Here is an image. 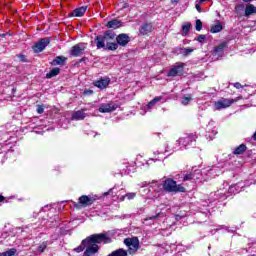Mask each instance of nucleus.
I'll use <instances>...</instances> for the list:
<instances>
[{"instance_id":"55","label":"nucleus","mask_w":256,"mask_h":256,"mask_svg":"<svg viewBox=\"0 0 256 256\" xmlns=\"http://www.w3.org/2000/svg\"><path fill=\"white\" fill-rule=\"evenodd\" d=\"M253 139L256 141V132L253 134Z\"/></svg>"},{"instance_id":"49","label":"nucleus","mask_w":256,"mask_h":256,"mask_svg":"<svg viewBox=\"0 0 256 256\" xmlns=\"http://www.w3.org/2000/svg\"><path fill=\"white\" fill-rule=\"evenodd\" d=\"M204 95H205V96H204V97H205V98H204L205 100H207V98H208V99H211V94H209V93H204Z\"/></svg>"},{"instance_id":"41","label":"nucleus","mask_w":256,"mask_h":256,"mask_svg":"<svg viewBox=\"0 0 256 256\" xmlns=\"http://www.w3.org/2000/svg\"><path fill=\"white\" fill-rule=\"evenodd\" d=\"M203 29V22L201 20H196V31H201Z\"/></svg>"},{"instance_id":"6","label":"nucleus","mask_w":256,"mask_h":256,"mask_svg":"<svg viewBox=\"0 0 256 256\" xmlns=\"http://www.w3.org/2000/svg\"><path fill=\"white\" fill-rule=\"evenodd\" d=\"M112 39H115V34L113 33H105L103 36H97L96 37V47L97 49H103L109 41H112Z\"/></svg>"},{"instance_id":"26","label":"nucleus","mask_w":256,"mask_h":256,"mask_svg":"<svg viewBox=\"0 0 256 256\" xmlns=\"http://www.w3.org/2000/svg\"><path fill=\"white\" fill-rule=\"evenodd\" d=\"M88 241H93V237L88 236L86 239L82 240L80 246L74 249L76 253H81L84 249L87 248V242Z\"/></svg>"},{"instance_id":"2","label":"nucleus","mask_w":256,"mask_h":256,"mask_svg":"<svg viewBox=\"0 0 256 256\" xmlns=\"http://www.w3.org/2000/svg\"><path fill=\"white\" fill-rule=\"evenodd\" d=\"M197 141V134H188L184 137L179 138L177 140L176 145L174 148L169 147V145L165 148V153H170V151H179V149H187V147L193 145Z\"/></svg>"},{"instance_id":"24","label":"nucleus","mask_w":256,"mask_h":256,"mask_svg":"<svg viewBox=\"0 0 256 256\" xmlns=\"http://www.w3.org/2000/svg\"><path fill=\"white\" fill-rule=\"evenodd\" d=\"M116 40L118 45L125 47V45L129 43V36L127 34H120L117 36Z\"/></svg>"},{"instance_id":"10","label":"nucleus","mask_w":256,"mask_h":256,"mask_svg":"<svg viewBox=\"0 0 256 256\" xmlns=\"http://www.w3.org/2000/svg\"><path fill=\"white\" fill-rule=\"evenodd\" d=\"M202 175L201 170L195 169L184 174L183 181H199Z\"/></svg>"},{"instance_id":"16","label":"nucleus","mask_w":256,"mask_h":256,"mask_svg":"<svg viewBox=\"0 0 256 256\" xmlns=\"http://www.w3.org/2000/svg\"><path fill=\"white\" fill-rule=\"evenodd\" d=\"M225 47H227V44L225 42L221 43L220 45L214 48L212 55H214L216 59H219V57L223 56V51L225 50Z\"/></svg>"},{"instance_id":"18","label":"nucleus","mask_w":256,"mask_h":256,"mask_svg":"<svg viewBox=\"0 0 256 256\" xmlns=\"http://www.w3.org/2000/svg\"><path fill=\"white\" fill-rule=\"evenodd\" d=\"M163 216H164L163 212H158L156 215L144 218L143 224L144 225H153V223H155L156 219H159V217H163Z\"/></svg>"},{"instance_id":"34","label":"nucleus","mask_w":256,"mask_h":256,"mask_svg":"<svg viewBox=\"0 0 256 256\" xmlns=\"http://www.w3.org/2000/svg\"><path fill=\"white\" fill-rule=\"evenodd\" d=\"M106 47L110 51H116L117 47H119V44L118 43H113V42H111V40H108V43L106 44Z\"/></svg>"},{"instance_id":"46","label":"nucleus","mask_w":256,"mask_h":256,"mask_svg":"<svg viewBox=\"0 0 256 256\" xmlns=\"http://www.w3.org/2000/svg\"><path fill=\"white\" fill-rule=\"evenodd\" d=\"M233 87H235L236 89H243V85H241V83L239 82L234 83Z\"/></svg>"},{"instance_id":"43","label":"nucleus","mask_w":256,"mask_h":256,"mask_svg":"<svg viewBox=\"0 0 256 256\" xmlns=\"http://www.w3.org/2000/svg\"><path fill=\"white\" fill-rule=\"evenodd\" d=\"M220 229H225V231H228V233H233V230L229 229L227 226H220V228H217L216 231H220Z\"/></svg>"},{"instance_id":"20","label":"nucleus","mask_w":256,"mask_h":256,"mask_svg":"<svg viewBox=\"0 0 256 256\" xmlns=\"http://www.w3.org/2000/svg\"><path fill=\"white\" fill-rule=\"evenodd\" d=\"M109 83H111V80L109 78H102L94 83L95 87H98V89H105L108 87Z\"/></svg>"},{"instance_id":"31","label":"nucleus","mask_w":256,"mask_h":256,"mask_svg":"<svg viewBox=\"0 0 256 256\" xmlns=\"http://www.w3.org/2000/svg\"><path fill=\"white\" fill-rule=\"evenodd\" d=\"M223 31V25H221V22H217L214 26L211 27L210 32L212 33H221Z\"/></svg>"},{"instance_id":"25","label":"nucleus","mask_w":256,"mask_h":256,"mask_svg":"<svg viewBox=\"0 0 256 256\" xmlns=\"http://www.w3.org/2000/svg\"><path fill=\"white\" fill-rule=\"evenodd\" d=\"M87 117V114H85V110H78L72 114V119L74 121H83Z\"/></svg>"},{"instance_id":"30","label":"nucleus","mask_w":256,"mask_h":256,"mask_svg":"<svg viewBox=\"0 0 256 256\" xmlns=\"http://www.w3.org/2000/svg\"><path fill=\"white\" fill-rule=\"evenodd\" d=\"M245 151H247V146H245V144H241L240 146L235 148L234 155H243Z\"/></svg>"},{"instance_id":"9","label":"nucleus","mask_w":256,"mask_h":256,"mask_svg":"<svg viewBox=\"0 0 256 256\" xmlns=\"http://www.w3.org/2000/svg\"><path fill=\"white\" fill-rule=\"evenodd\" d=\"M252 183L253 182H249V181L238 182L237 184L231 185L228 188V193H241V191H243L245 187H250Z\"/></svg>"},{"instance_id":"27","label":"nucleus","mask_w":256,"mask_h":256,"mask_svg":"<svg viewBox=\"0 0 256 256\" xmlns=\"http://www.w3.org/2000/svg\"><path fill=\"white\" fill-rule=\"evenodd\" d=\"M123 23H121V21L119 20H111L107 23L106 27H108V29H119V27H122Z\"/></svg>"},{"instance_id":"56","label":"nucleus","mask_w":256,"mask_h":256,"mask_svg":"<svg viewBox=\"0 0 256 256\" xmlns=\"http://www.w3.org/2000/svg\"><path fill=\"white\" fill-rule=\"evenodd\" d=\"M245 3H249V1H251V0H243Z\"/></svg>"},{"instance_id":"32","label":"nucleus","mask_w":256,"mask_h":256,"mask_svg":"<svg viewBox=\"0 0 256 256\" xmlns=\"http://www.w3.org/2000/svg\"><path fill=\"white\" fill-rule=\"evenodd\" d=\"M61 69L59 68H53L49 73L46 74V77L48 79H51L52 77H57V75H59Z\"/></svg>"},{"instance_id":"40","label":"nucleus","mask_w":256,"mask_h":256,"mask_svg":"<svg viewBox=\"0 0 256 256\" xmlns=\"http://www.w3.org/2000/svg\"><path fill=\"white\" fill-rule=\"evenodd\" d=\"M45 249H47V242H43V243L40 244L39 247H38L39 253H43V251H45Z\"/></svg>"},{"instance_id":"14","label":"nucleus","mask_w":256,"mask_h":256,"mask_svg":"<svg viewBox=\"0 0 256 256\" xmlns=\"http://www.w3.org/2000/svg\"><path fill=\"white\" fill-rule=\"evenodd\" d=\"M49 43H51L49 38L40 39L33 47L34 53H41V51H44L45 47H47Z\"/></svg>"},{"instance_id":"54","label":"nucleus","mask_w":256,"mask_h":256,"mask_svg":"<svg viewBox=\"0 0 256 256\" xmlns=\"http://www.w3.org/2000/svg\"><path fill=\"white\" fill-rule=\"evenodd\" d=\"M5 199V197H3V195H0V203H2V201Z\"/></svg>"},{"instance_id":"50","label":"nucleus","mask_w":256,"mask_h":256,"mask_svg":"<svg viewBox=\"0 0 256 256\" xmlns=\"http://www.w3.org/2000/svg\"><path fill=\"white\" fill-rule=\"evenodd\" d=\"M202 213H203L204 215H207V213H209L208 208H205L204 211H202Z\"/></svg>"},{"instance_id":"52","label":"nucleus","mask_w":256,"mask_h":256,"mask_svg":"<svg viewBox=\"0 0 256 256\" xmlns=\"http://www.w3.org/2000/svg\"><path fill=\"white\" fill-rule=\"evenodd\" d=\"M20 59H21V61H25V56L24 55H20Z\"/></svg>"},{"instance_id":"37","label":"nucleus","mask_w":256,"mask_h":256,"mask_svg":"<svg viewBox=\"0 0 256 256\" xmlns=\"http://www.w3.org/2000/svg\"><path fill=\"white\" fill-rule=\"evenodd\" d=\"M191 29V24L190 23H186L182 26V31L185 35H187L189 33V30Z\"/></svg>"},{"instance_id":"28","label":"nucleus","mask_w":256,"mask_h":256,"mask_svg":"<svg viewBox=\"0 0 256 256\" xmlns=\"http://www.w3.org/2000/svg\"><path fill=\"white\" fill-rule=\"evenodd\" d=\"M67 61V58L65 56H58L52 61V65L57 66V65H64L65 62Z\"/></svg>"},{"instance_id":"1","label":"nucleus","mask_w":256,"mask_h":256,"mask_svg":"<svg viewBox=\"0 0 256 256\" xmlns=\"http://www.w3.org/2000/svg\"><path fill=\"white\" fill-rule=\"evenodd\" d=\"M164 192L163 183L160 181L143 182L141 184V195H147L149 199H159Z\"/></svg>"},{"instance_id":"4","label":"nucleus","mask_w":256,"mask_h":256,"mask_svg":"<svg viewBox=\"0 0 256 256\" xmlns=\"http://www.w3.org/2000/svg\"><path fill=\"white\" fill-rule=\"evenodd\" d=\"M225 164H218L217 166H212L211 168L203 170V174L206 175L207 179H215L218 175L225 173Z\"/></svg>"},{"instance_id":"22","label":"nucleus","mask_w":256,"mask_h":256,"mask_svg":"<svg viewBox=\"0 0 256 256\" xmlns=\"http://www.w3.org/2000/svg\"><path fill=\"white\" fill-rule=\"evenodd\" d=\"M139 31L140 35H149L153 31V25L145 23L140 27Z\"/></svg>"},{"instance_id":"47","label":"nucleus","mask_w":256,"mask_h":256,"mask_svg":"<svg viewBox=\"0 0 256 256\" xmlns=\"http://www.w3.org/2000/svg\"><path fill=\"white\" fill-rule=\"evenodd\" d=\"M195 7H196L197 12L201 13L202 10H201V5H199V2L196 3Z\"/></svg>"},{"instance_id":"38","label":"nucleus","mask_w":256,"mask_h":256,"mask_svg":"<svg viewBox=\"0 0 256 256\" xmlns=\"http://www.w3.org/2000/svg\"><path fill=\"white\" fill-rule=\"evenodd\" d=\"M181 53L187 57L188 55H191L193 53V48H184L182 49Z\"/></svg>"},{"instance_id":"19","label":"nucleus","mask_w":256,"mask_h":256,"mask_svg":"<svg viewBox=\"0 0 256 256\" xmlns=\"http://www.w3.org/2000/svg\"><path fill=\"white\" fill-rule=\"evenodd\" d=\"M251 15H256V6L248 3L244 9V17H251Z\"/></svg>"},{"instance_id":"8","label":"nucleus","mask_w":256,"mask_h":256,"mask_svg":"<svg viewBox=\"0 0 256 256\" xmlns=\"http://www.w3.org/2000/svg\"><path fill=\"white\" fill-rule=\"evenodd\" d=\"M124 245L128 247V251L130 254L135 253L137 249H139V238L132 237L124 239Z\"/></svg>"},{"instance_id":"17","label":"nucleus","mask_w":256,"mask_h":256,"mask_svg":"<svg viewBox=\"0 0 256 256\" xmlns=\"http://www.w3.org/2000/svg\"><path fill=\"white\" fill-rule=\"evenodd\" d=\"M206 133L210 139H213V136L217 134V127L215 126V122L210 121L206 127Z\"/></svg>"},{"instance_id":"33","label":"nucleus","mask_w":256,"mask_h":256,"mask_svg":"<svg viewBox=\"0 0 256 256\" xmlns=\"http://www.w3.org/2000/svg\"><path fill=\"white\" fill-rule=\"evenodd\" d=\"M108 256H127V250L118 249L110 253Z\"/></svg>"},{"instance_id":"29","label":"nucleus","mask_w":256,"mask_h":256,"mask_svg":"<svg viewBox=\"0 0 256 256\" xmlns=\"http://www.w3.org/2000/svg\"><path fill=\"white\" fill-rule=\"evenodd\" d=\"M135 197H137V193H135V192H129V193H126V195H124V196H120V197H119V201H125V199H128V201H131V200H133Z\"/></svg>"},{"instance_id":"35","label":"nucleus","mask_w":256,"mask_h":256,"mask_svg":"<svg viewBox=\"0 0 256 256\" xmlns=\"http://www.w3.org/2000/svg\"><path fill=\"white\" fill-rule=\"evenodd\" d=\"M191 101H193V98L191 97V95H188V96L182 97L181 103L182 105H189Z\"/></svg>"},{"instance_id":"44","label":"nucleus","mask_w":256,"mask_h":256,"mask_svg":"<svg viewBox=\"0 0 256 256\" xmlns=\"http://www.w3.org/2000/svg\"><path fill=\"white\" fill-rule=\"evenodd\" d=\"M116 188H111L108 192L104 193V195H117V192H115Z\"/></svg>"},{"instance_id":"12","label":"nucleus","mask_w":256,"mask_h":256,"mask_svg":"<svg viewBox=\"0 0 256 256\" xmlns=\"http://www.w3.org/2000/svg\"><path fill=\"white\" fill-rule=\"evenodd\" d=\"M85 49H87V44L79 43L72 47L70 54L73 57H79L80 55H83V53H85Z\"/></svg>"},{"instance_id":"13","label":"nucleus","mask_w":256,"mask_h":256,"mask_svg":"<svg viewBox=\"0 0 256 256\" xmlns=\"http://www.w3.org/2000/svg\"><path fill=\"white\" fill-rule=\"evenodd\" d=\"M184 63H176L168 72V77H177V75H183Z\"/></svg>"},{"instance_id":"39","label":"nucleus","mask_w":256,"mask_h":256,"mask_svg":"<svg viewBox=\"0 0 256 256\" xmlns=\"http://www.w3.org/2000/svg\"><path fill=\"white\" fill-rule=\"evenodd\" d=\"M205 39H207V36L206 35H199L196 39V41H198L199 43H201L203 45V43H205Z\"/></svg>"},{"instance_id":"53","label":"nucleus","mask_w":256,"mask_h":256,"mask_svg":"<svg viewBox=\"0 0 256 256\" xmlns=\"http://www.w3.org/2000/svg\"><path fill=\"white\" fill-rule=\"evenodd\" d=\"M161 153H163V152L156 151V152H154V155H161Z\"/></svg>"},{"instance_id":"36","label":"nucleus","mask_w":256,"mask_h":256,"mask_svg":"<svg viewBox=\"0 0 256 256\" xmlns=\"http://www.w3.org/2000/svg\"><path fill=\"white\" fill-rule=\"evenodd\" d=\"M16 253H17V249L12 248L6 252H3L2 254H0V256H14L16 255Z\"/></svg>"},{"instance_id":"11","label":"nucleus","mask_w":256,"mask_h":256,"mask_svg":"<svg viewBox=\"0 0 256 256\" xmlns=\"http://www.w3.org/2000/svg\"><path fill=\"white\" fill-rule=\"evenodd\" d=\"M163 97L161 96H157L155 97L153 100H151L147 105H144L141 107V115H145V113H148L149 111H151V109H153V107H155V105H157V103H159V101H162Z\"/></svg>"},{"instance_id":"21","label":"nucleus","mask_w":256,"mask_h":256,"mask_svg":"<svg viewBox=\"0 0 256 256\" xmlns=\"http://www.w3.org/2000/svg\"><path fill=\"white\" fill-rule=\"evenodd\" d=\"M215 199H218V201H223L229 197L227 194V190L225 188L218 190L217 192L214 193Z\"/></svg>"},{"instance_id":"23","label":"nucleus","mask_w":256,"mask_h":256,"mask_svg":"<svg viewBox=\"0 0 256 256\" xmlns=\"http://www.w3.org/2000/svg\"><path fill=\"white\" fill-rule=\"evenodd\" d=\"M86 11H87V6H82L73 10L71 15L72 17H83Z\"/></svg>"},{"instance_id":"5","label":"nucleus","mask_w":256,"mask_h":256,"mask_svg":"<svg viewBox=\"0 0 256 256\" xmlns=\"http://www.w3.org/2000/svg\"><path fill=\"white\" fill-rule=\"evenodd\" d=\"M240 99L241 98L239 97L236 99L221 98L214 103V109L216 111H221V109H227V107H231L233 103L239 101Z\"/></svg>"},{"instance_id":"15","label":"nucleus","mask_w":256,"mask_h":256,"mask_svg":"<svg viewBox=\"0 0 256 256\" xmlns=\"http://www.w3.org/2000/svg\"><path fill=\"white\" fill-rule=\"evenodd\" d=\"M117 109V105L113 102L103 103L100 105L99 113H111Z\"/></svg>"},{"instance_id":"42","label":"nucleus","mask_w":256,"mask_h":256,"mask_svg":"<svg viewBox=\"0 0 256 256\" xmlns=\"http://www.w3.org/2000/svg\"><path fill=\"white\" fill-rule=\"evenodd\" d=\"M36 111L39 115H41L45 111V107L43 105H38Z\"/></svg>"},{"instance_id":"45","label":"nucleus","mask_w":256,"mask_h":256,"mask_svg":"<svg viewBox=\"0 0 256 256\" xmlns=\"http://www.w3.org/2000/svg\"><path fill=\"white\" fill-rule=\"evenodd\" d=\"M156 161H159L157 158H150L147 162L146 165H151V163H155Z\"/></svg>"},{"instance_id":"48","label":"nucleus","mask_w":256,"mask_h":256,"mask_svg":"<svg viewBox=\"0 0 256 256\" xmlns=\"http://www.w3.org/2000/svg\"><path fill=\"white\" fill-rule=\"evenodd\" d=\"M84 95H93V90H91V89L85 90Z\"/></svg>"},{"instance_id":"7","label":"nucleus","mask_w":256,"mask_h":256,"mask_svg":"<svg viewBox=\"0 0 256 256\" xmlns=\"http://www.w3.org/2000/svg\"><path fill=\"white\" fill-rule=\"evenodd\" d=\"M99 197L97 195H83L79 198L78 203L75 205L76 207H89V205H93L95 201H97Z\"/></svg>"},{"instance_id":"3","label":"nucleus","mask_w":256,"mask_h":256,"mask_svg":"<svg viewBox=\"0 0 256 256\" xmlns=\"http://www.w3.org/2000/svg\"><path fill=\"white\" fill-rule=\"evenodd\" d=\"M163 189L166 193H185V191H187L183 185L177 184V182L171 178H166L163 181Z\"/></svg>"},{"instance_id":"51","label":"nucleus","mask_w":256,"mask_h":256,"mask_svg":"<svg viewBox=\"0 0 256 256\" xmlns=\"http://www.w3.org/2000/svg\"><path fill=\"white\" fill-rule=\"evenodd\" d=\"M207 1H211V0H199L198 3L201 4V3H205V2H207Z\"/></svg>"}]
</instances>
